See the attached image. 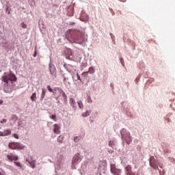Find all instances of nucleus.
<instances>
[{"label": "nucleus", "instance_id": "f257e3e1", "mask_svg": "<svg viewBox=\"0 0 175 175\" xmlns=\"http://www.w3.org/2000/svg\"><path fill=\"white\" fill-rule=\"evenodd\" d=\"M66 39L70 43H77L78 44H83L85 38H84V33L77 29H68L66 32Z\"/></svg>", "mask_w": 175, "mask_h": 175}, {"label": "nucleus", "instance_id": "f03ea898", "mask_svg": "<svg viewBox=\"0 0 175 175\" xmlns=\"http://www.w3.org/2000/svg\"><path fill=\"white\" fill-rule=\"evenodd\" d=\"M120 136L123 146H124L125 143H126V144H131L132 142V136H131V133L126 129H122L120 130Z\"/></svg>", "mask_w": 175, "mask_h": 175}, {"label": "nucleus", "instance_id": "7ed1b4c3", "mask_svg": "<svg viewBox=\"0 0 175 175\" xmlns=\"http://www.w3.org/2000/svg\"><path fill=\"white\" fill-rule=\"evenodd\" d=\"M2 81L7 85L10 83L12 84L13 81H17V77L12 72L9 75H8V72H5L4 76L2 77Z\"/></svg>", "mask_w": 175, "mask_h": 175}, {"label": "nucleus", "instance_id": "20e7f679", "mask_svg": "<svg viewBox=\"0 0 175 175\" xmlns=\"http://www.w3.org/2000/svg\"><path fill=\"white\" fill-rule=\"evenodd\" d=\"M82 159H83V157L79 153H77L72 159V169H76V165H77V163H80Z\"/></svg>", "mask_w": 175, "mask_h": 175}, {"label": "nucleus", "instance_id": "39448f33", "mask_svg": "<svg viewBox=\"0 0 175 175\" xmlns=\"http://www.w3.org/2000/svg\"><path fill=\"white\" fill-rule=\"evenodd\" d=\"M110 170L111 174L113 175H121L122 173V170L118 168L114 163L110 164Z\"/></svg>", "mask_w": 175, "mask_h": 175}, {"label": "nucleus", "instance_id": "423d86ee", "mask_svg": "<svg viewBox=\"0 0 175 175\" xmlns=\"http://www.w3.org/2000/svg\"><path fill=\"white\" fill-rule=\"evenodd\" d=\"M49 70L53 79H57V68H55V66L53 64V63H49Z\"/></svg>", "mask_w": 175, "mask_h": 175}, {"label": "nucleus", "instance_id": "0eeeda50", "mask_svg": "<svg viewBox=\"0 0 175 175\" xmlns=\"http://www.w3.org/2000/svg\"><path fill=\"white\" fill-rule=\"evenodd\" d=\"M149 161L151 167L154 168V170H158V161L155 160V157H154V156H151Z\"/></svg>", "mask_w": 175, "mask_h": 175}, {"label": "nucleus", "instance_id": "6e6552de", "mask_svg": "<svg viewBox=\"0 0 175 175\" xmlns=\"http://www.w3.org/2000/svg\"><path fill=\"white\" fill-rule=\"evenodd\" d=\"M0 44H1L2 47L5 49V50H10V49H12L10 43L8 42V40L5 38L2 39L0 41Z\"/></svg>", "mask_w": 175, "mask_h": 175}, {"label": "nucleus", "instance_id": "1a4fd4ad", "mask_svg": "<svg viewBox=\"0 0 175 175\" xmlns=\"http://www.w3.org/2000/svg\"><path fill=\"white\" fill-rule=\"evenodd\" d=\"M66 58L67 59H70V61H72V59H73V53L72 52V49H68L66 50Z\"/></svg>", "mask_w": 175, "mask_h": 175}, {"label": "nucleus", "instance_id": "9d476101", "mask_svg": "<svg viewBox=\"0 0 175 175\" xmlns=\"http://www.w3.org/2000/svg\"><path fill=\"white\" fill-rule=\"evenodd\" d=\"M7 158L9 159V161H11V162L18 160V156H16L13 154V153H10L8 155H7Z\"/></svg>", "mask_w": 175, "mask_h": 175}, {"label": "nucleus", "instance_id": "9b49d317", "mask_svg": "<svg viewBox=\"0 0 175 175\" xmlns=\"http://www.w3.org/2000/svg\"><path fill=\"white\" fill-rule=\"evenodd\" d=\"M55 173L56 175H63L64 174V170H62L61 168V167H59V165H55Z\"/></svg>", "mask_w": 175, "mask_h": 175}, {"label": "nucleus", "instance_id": "f8f14e48", "mask_svg": "<svg viewBox=\"0 0 175 175\" xmlns=\"http://www.w3.org/2000/svg\"><path fill=\"white\" fill-rule=\"evenodd\" d=\"M72 79L75 81H77L79 80V81L82 82L81 78L80 77V75H79V72H77V75L75 74V72H71Z\"/></svg>", "mask_w": 175, "mask_h": 175}, {"label": "nucleus", "instance_id": "ddd939ff", "mask_svg": "<svg viewBox=\"0 0 175 175\" xmlns=\"http://www.w3.org/2000/svg\"><path fill=\"white\" fill-rule=\"evenodd\" d=\"M109 147H111V148H116V146H117V139H113L112 140H110L109 142Z\"/></svg>", "mask_w": 175, "mask_h": 175}, {"label": "nucleus", "instance_id": "4468645a", "mask_svg": "<svg viewBox=\"0 0 175 175\" xmlns=\"http://www.w3.org/2000/svg\"><path fill=\"white\" fill-rule=\"evenodd\" d=\"M124 172H125V174L128 175L130 173H132V166L131 165H127L124 167Z\"/></svg>", "mask_w": 175, "mask_h": 175}, {"label": "nucleus", "instance_id": "2eb2a0df", "mask_svg": "<svg viewBox=\"0 0 175 175\" xmlns=\"http://www.w3.org/2000/svg\"><path fill=\"white\" fill-rule=\"evenodd\" d=\"M81 21H88V15H84V12H82L80 17Z\"/></svg>", "mask_w": 175, "mask_h": 175}, {"label": "nucleus", "instance_id": "dca6fc26", "mask_svg": "<svg viewBox=\"0 0 175 175\" xmlns=\"http://www.w3.org/2000/svg\"><path fill=\"white\" fill-rule=\"evenodd\" d=\"M62 96H63L64 104L67 105L68 104V96H66V94H65V92H64V91H62Z\"/></svg>", "mask_w": 175, "mask_h": 175}, {"label": "nucleus", "instance_id": "f3484780", "mask_svg": "<svg viewBox=\"0 0 175 175\" xmlns=\"http://www.w3.org/2000/svg\"><path fill=\"white\" fill-rule=\"evenodd\" d=\"M15 146H16V150H23V148H24V145H23V144H20L18 142H16L15 144Z\"/></svg>", "mask_w": 175, "mask_h": 175}, {"label": "nucleus", "instance_id": "a211bd4d", "mask_svg": "<svg viewBox=\"0 0 175 175\" xmlns=\"http://www.w3.org/2000/svg\"><path fill=\"white\" fill-rule=\"evenodd\" d=\"M57 156L58 157H64V154H65V151L64 149L59 148L57 149Z\"/></svg>", "mask_w": 175, "mask_h": 175}, {"label": "nucleus", "instance_id": "6ab92c4d", "mask_svg": "<svg viewBox=\"0 0 175 175\" xmlns=\"http://www.w3.org/2000/svg\"><path fill=\"white\" fill-rule=\"evenodd\" d=\"M53 126V131L55 133H58V132H59V125L55 124Z\"/></svg>", "mask_w": 175, "mask_h": 175}, {"label": "nucleus", "instance_id": "aec40b11", "mask_svg": "<svg viewBox=\"0 0 175 175\" xmlns=\"http://www.w3.org/2000/svg\"><path fill=\"white\" fill-rule=\"evenodd\" d=\"M10 133H12L10 130H8L6 133L0 131V136H8V135H10Z\"/></svg>", "mask_w": 175, "mask_h": 175}, {"label": "nucleus", "instance_id": "412c9836", "mask_svg": "<svg viewBox=\"0 0 175 175\" xmlns=\"http://www.w3.org/2000/svg\"><path fill=\"white\" fill-rule=\"evenodd\" d=\"M42 92L41 94V98H40V100H43L46 96V90H44V88H42Z\"/></svg>", "mask_w": 175, "mask_h": 175}, {"label": "nucleus", "instance_id": "4be33fe9", "mask_svg": "<svg viewBox=\"0 0 175 175\" xmlns=\"http://www.w3.org/2000/svg\"><path fill=\"white\" fill-rule=\"evenodd\" d=\"M9 148H11V150H16V142L10 143Z\"/></svg>", "mask_w": 175, "mask_h": 175}, {"label": "nucleus", "instance_id": "5701e85b", "mask_svg": "<svg viewBox=\"0 0 175 175\" xmlns=\"http://www.w3.org/2000/svg\"><path fill=\"white\" fill-rule=\"evenodd\" d=\"M88 72L90 75H94V73H95V68H94V67H90Z\"/></svg>", "mask_w": 175, "mask_h": 175}, {"label": "nucleus", "instance_id": "b1692460", "mask_svg": "<svg viewBox=\"0 0 175 175\" xmlns=\"http://www.w3.org/2000/svg\"><path fill=\"white\" fill-rule=\"evenodd\" d=\"M81 139V137L80 136H76L74 137L75 143H79V142H80Z\"/></svg>", "mask_w": 175, "mask_h": 175}, {"label": "nucleus", "instance_id": "393cba45", "mask_svg": "<svg viewBox=\"0 0 175 175\" xmlns=\"http://www.w3.org/2000/svg\"><path fill=\"white\" fill-rule=\"evenodd\" d=\"M90 113H91V111L88 110L85 113H83L82 114V116H83V117H88V116H90Z\"/></svg>", "mask_w": 175, "mask_h": 175}, {"label": "nucleus", "instance_id": "a878e982", "mask_svg": "<svg viewBox=\"0 0 175 175\" xmlns=\"http://www.w3.org/2000/svg\"><path fill=\"white\" fill-rule=\"evenodd\" d=\"M31 99L33 102H35V100H36V93H33L31 96Z\"/></svg>", "mask_w": 175, "mask_h": 175}, {"label": "nucleus", "instance_id": "bb28decb", "mask_svg": "<svg viewBox=\"0 0 175 175\" xmlns=\"http://www.w3.org/2000/svg\"><path fill=\"white\" fill-rule=\"evenodd\" d=\"M18 118H17V116L16 115H12L11 120L12 121H14V122H16V121L18 120Z\"/></svg>", "mask_w": 175, "mask_h": 175}, {"label": "nucleus", "instance_id": "cd10ccee", "mask_svg": "<svg viewBox=\"0 0 175 175\" xmlns=\"http://www.w3.org/2000/svg\"><path fill=\"white\" fill-rule=\"evenodd\" d=\"M62 140H64V135H59L57 137V142H59V143H62Z\"/></svg>", "mask_w": 175, "mask_h": 175}, {"label": "nucleus", "instance_id": "c85d7f7f", "mask_svg": "<svg viewBox=\"0 0 175 175\" xmlns=\"http://www.w3.org/2000/svg\"><path fill=\"white\" fill-rule=\"evenodd\" d=\"M14 163L18 167H21V168L23 167V165H21V163H20V162L14 161Z\"/></svg>", "mask_w": 175, "mask_h": 175}, {"label": "nucleus", "instance_id": "c756f323", "mask_svg": "<svg viewBox=\"0 0 175 175\" xmlns=\"http://www.w3.org/2000/svg\"><path fill=\"white\" fill-rule=\"evenodd\" d=\"M30 6H35V0H28Z\"/></svg>", "mask_w": 175, "mask_h": 175}, {"label": "nucleus", "instance_id": "7c9ffc66", "mask_svg": "<svg viewBox=\"0 0 175 175\" xmlns=\"http://www.w3.org/2000/svg\"><path fill=\"white\" fill-rule=\"evenodd\" d=\"M46 88H47L48 91H49V92H53V94L55 93L54 90H53V89L51 88L50 85H47Z\"/></svg>", "mask_w": 175, "mask_h": 175}, {"label": "nucleus", "instance_id": "2f4dec72", "mask_svg": "<svg viewBox=\"0 0 175 175\" xmlns=\"http://www.w3.org/2000/svg\"><path fill=\"white\" fill-rule=\"evenodd\" d=\"M78 106L79 109H83V107H84V105H83V103L81 101H78Z\"/></svg>", "mask_w": 175, "mask_h": 175}, {"label": "nucleus", "instance_id": "473e14b6", "mask_svg": "<svg viewBox=\"0 0 175 175\" xmlns=\"http://www.w3.org/2000/svg\"><path fill=\"white\" fill-rule=\"evenodd\" d=\"M50 118L52 119V120H57V116L55 114H52Z\"/></svg>", "mask_w": 175, "mask_h": 175}, {"label": "nucleus", "instance_id": "72a5a7b5", "mask_svg": "<svg viewBox=\"0 0 175 175\" xmlns=\"http://www.w3.org/2000/svg\"><path fill=\"white\" fill-rule=\"evenodd\" d=\"M73 103H76V100H75V98H71L70 99V104H73Z\"/></svg>", "mask_w": 175, "mask_h": 175}, {"label": "nucleus", "instance_id": "f704fd0d", "mask_svg": "<svg viewBox=\"0 0 175 175\" xmlns=\"http://www.w3.org/2000/svg\"><path fill=\"white\" fill-rule=\"evenodd\" d=\"M88 71H86V72H83L82 73V76H84V77H87L88 76Z\"/></svg>", "mask_w": 175, "mask_h": 175}, {"label": "nucleus", "instance_id": "c9c22d12", "mask_svg": "<svg viewBox=\"0 0 175 175\" xmlns=\"http://www.w3.org/2000/svg\"><path fill=\"white\" fill-rule=\"evenodd\" d=\"M18 126H21V128H23L24 126V125H23V121H19L18 122Z\"/></svg>", "mask_w": 175, "mask_h": 175}, {"label": "nucleus", "instance_id": "e433bc0d", "mask_svg": "<svg viewBox=\"0 0 175 175\" xmlns=\"http://www.w3.org/2000/svg\"><path fill=\"white\" fill-rule=\"evenodd\" d=\"M140 77H142V75H139L135 79L136 83H137V81H139V80H140Z\"/></svg>", "mask_w": 175, "mask_h": 175}, {"label": "nucleus", "instance_id": "4c0bfd02", "mask_svg": "<svg viewBox=\"0 0 175 175\" xmlns=\"http://www.w3.org/2000/svg\"><path fill=\"white\" fill-rule=\"evenodd\" d=\"M70 105L71 107H72L73 109H76V103L70 104Z\"/></svg>", "mask_w": 175, "mask_h": 175}, {"label": "nucleus", "instance_id": "58836bf2", "mask_svg": "<svg viewBox=\"0 0 175 175\" xmlns=\"http://www.w3.org/2000/svg\"><path fill=\"white\" fill-rule=\"evenodd\" d=\"M70 105L71 107H72L73 109H76V103L70 104Z\"/></svg>", "mask_w": 175, "mask_h": 175}, {"label": "nucleus", "instance_id": "ea45409f", "mask_svg": "<svg viewBox=\"0 0 175 175\" xmlns=\"http://www.w3.org/2000/svg\"><path fill=\"white\" fill-rule=\"evenodd\" d=\"M21 27L22 28H24V29L27 28V25H25V23H22Z\"/></svg>", "mask_w": 175, "mask_h": 175}, {"label": "nucleus", "instance_id": "a19ab883", "mask_svg": "<svg viewBox=\"0 0 175 175\" xmlns=\"http://www.w3.org/2000/svg\"><path fill=\"white\" fill-rule=\"evenodd\" d=\"M8 120L6 119H3L0 122L1 124H3L5 122H6Z\"/></svg>", "mask_w": 175, "mask_h": 175}, {"label": "nucleus", "instance_id": "79ce46f5", "mask_svg": "<svg viewBox=\"0 0 175 175\" xmlns=\"http://www.w3.org/2000/svg\"><path fill=\"white\" fill-rule=\"evenodd\" d=\"M0 175H5V172L0 169Z\"/></svg>", "mask_w": 175, "mask_h": 175}, {"label": "nucleus", "instance_id": "37998d69", "mask_svg": "<svg viewBox=\"0 0 175 175\" xmlns=\"http://www.w3.org/2000/svg\"><path fill=\"white\" fill-rule=\"evenodd\" d=\"M14 137L15 138V139H18V135H17V134H14Z\"/></svg>", "mask_w": 175, "mask_h": 175}, {"label": "nucleus", "instance_id": "c03bdc74", "mask_svg": "<svg viewBox=\"0 0 175 175\" xmlns=\"http://www.w3.org/2000/svg\"><path fill=\"white\" fill-rule=\"evenodd\" d=\"M109 35H110L111 39H114V35H113V33H110Z\"/></svg>", "mask_w": 175, "mask_h": 175}, {"label": "nucleus", "instance_id": "a18cd8bd", "mask_svg": "<svg viewBox=\"0 0 175 175\" xmlns=\"http://www.w3.org/2000/svg\"><path fill=\"white\" fill-rule=\"evenodd\" d=\"M164 152H165V153H169L170 152V151H169V150L168 149H165L164 150Z\"/></svg>", "mask_w": 175, "mask_h": 175}, {"label": "nucleus", "instance_id": "49530a36", "mask_svg": "<svg viewBox=\"0 0 175 175\" xmlns=\"http://www.w3.org/2000/svg\"><path fill=\"white\" fill-rule=\"evenodd\" d=\"M110 87L112 88V90H114V85H113V83L110 84Z\"/></svg>", "mask_w": 175, "mask_h": 175}, {"label": "nucleus", "instance_id": "de8ad7c7", "mask_svg": "<svg viewBox=\"0 0 175 175\" xmlns=\"http://www.w3.org/2000/svg\"><path fill=\"white\" fill-rule=\"evenodd\" d=\"M70 24L71 25H75L76 23H75V22H70Z\"/></svg>", "mask_w": 175, "mask_h": 175}, {"label": "nucleus", "instance_id": "09e8293b", "mask_svg": "<svg viewBox=\"0 0 175 175\" xmlns=\"http://www.w3.org/2000/svg\"><path fill=\"white\" fill-rule=\"evenodd\" d=\"M127 175H136V174H135V173L131 172L130 174H128Z\"/></svg>", "mask_w": 175, "mask_h": 175}, {"label": "nucleus", "instance_id": "8fccbe9b", "mask_svg": "<svg viewBox=\"0 0 175 175\" xmlns=\"http://www.w3.org/2000/svg\"><path fill=\"white\" fill-rule=\"evenodd\" d=\"M89 103H92V100H91V98H90V100L88 101Z\"/></svg>", "mask_w": 175, "mask_h": 175}, {"label": "nucleus", "instance_id": "3c124183", "mask_svg": "<svg viewBox=\"0 0 175 175\" xmlns=\"http://www.w3.org/2000/svg\"><path fill=\"white\" fill-rule=\"evenodd\" d=\"M3 103V101L0 100V105H2Z\"/></svg>", "mask_w": 175, "mask_h": 175}, {"label": "nucleus", "instance_id": "603ef678", "mask_svg": "<svg viewBox=\"0 0 175 175\" xmlns=\"http://www.w3.org/2000/svg\"><path fill=\"white\" fill-rule=\"evenodd\" d=\"M64 81H66V80H68V79L66 78V77H64Z\"/></svg>", "mask_w": 175, "mask_h": 175}, {"label": "nucleus", "instance_id": "864d4df0", "mask_svg": "<svg viewBox=\"0 0 175 175\" xmlns=\"http://www.w3.org/2000/svg\"><path fill=\"white\" fill-rule=\"evenodd\" d=\"M56 100H59V97H57Z\"/></svg>", "mask_w": 175, "mask_h": 175}, {"label": "nucleus", "instance_id": "5fc2aeb1", "mask_svg": "<svg viewBox=\"0 0 175 175\" xmlns=\"http://www.w3.org/2000/svg\"><path fill=\"white\" fill-rule=\"evenodd\" d=\"M28 163H31V161H29L28 159L26 160Z\"/></svg>", "mask_w": 175, "mask_h": 175}, {"label": "nucleus", "instance_id": "6e6d98bb", "mask_svg": "<svg viewBox=\"0 0 175 175\" xmlns=\"http://www.w3.org/2000/svg\"><path fill=\"white\" fill-rule=\"evenodd\" d=\"M8 10H9V8L6 7V12H8Z\"/></svg>", "mask_w": 175, "mask_h": 175}, {"label": "nucleus", "instance_id": "4d7b16f0", "mask_svg": "<svg viewBox=\"0 0 175 175\" xmlns=\"http://www.w3.org/2000/svg\"><path fill=\"white\" fill-rule=\"evenodd\" d=\"M33 57H36V52L33 54Z\"/></svg>", "mask_w": 175, "mask_h": 175}, {"label": "nucleus", "instance_id": "13d9d810", "mask_svg": "<svg viewBox=\"0 0 175 175\" xmlns=\"http://www.w3.org/2000/svg\"><path fill=\"white\" fill-rule=\"evenodd\" d=\"M57 103H61V101H59V100H57Z\"/></svg>", "mask_w": 175, "mask_h": 175}, {"label": "nucleus", "instance_id": "bf43d9fd", "mask_svg": "<svg viewBox=\"0 0 175 175\" xmlns=\"http://www.w3.org/2000/svg\"><path fill=\"white\" fill-rule=\"evenodd\" d=\"M8 14H10V10H8Z\"/></svg>", "mask_w": 175, "mask_h": 175}, {"label": "nucleus", "instance_id": "052dcab7", "mask_svg": "<svg viewBox=\"0 0 175 175\" xmlns=\"http://www.w3.org/2000/svg\"><path fill=\"white\" fill-rule=\"evenodd\" d=\"M31 167H35V165H31Z\"/></svg>", "mask_w": 175, "mask_h": 175}, {"label": "nucleus", "instance_id": "680f3d73", "mask_svg": "<svg viewBox=\"0 0 175 175\" xmlns=\"http://www.w3.org/2000/svg\"><path fill=\"white\" fill-rule=\"evenodd\" d=\"M120 62L122 64V59H120Z\"/></svg>", "mask_w": 175, "mask_h": 175}, {"label": "nucleus", "instance_id": "e2e57ef3", "mask_svg": "<svg viewBox=\"0 0 175 175\" xmlns=\"http://www.w3.org/2000/svg\"><path fill=\"white\" fill-rule=\"evenodd\" d=\"M159 167H162V165H159Z\"/></svg>", "mask_w": 175, "mask_h": 175}, {"label": "nucleus", "instance_id": "0e129e2a", "mask_svg": "<svg viewBox=\"0 0 175 175\" xmlns=\"http://www.w3.org/2000/svg\"><path fill=\"white\" fill-rule=\"evenodd\" d=\"M172 161H175V159H172Z\"/></svg>", "mask_w": 175, "mask_h": 175}, {"label": "nucleus", "instance_id": "69168bd1", "mask_svg": "<svg viewBox=\"0 0 175 175\" xmlns=\"http://www.w3.org/2000/svg\"><path fill=\"white\" fill-rule=\"evenodd\" d=\"M152 81H154V79H152Z\"/></svg>", "mask_w": 175, "mask_h": 175}, {"label": "nucleus", "instance_id": "338daca9", "mask_svg": "<svg viewBox=\"0 0 175 175\" xmlns=\"http://www.w3.org/2000/svg\"><path fill=\"white\" fill-rule=\"evenodd\" d=\"M0 165H1V161H0Z\"/></svg>", "mask_w": 175, "mask_h": 175}]
</instances>
